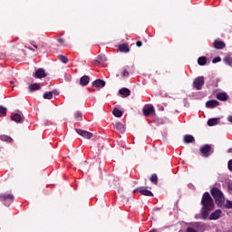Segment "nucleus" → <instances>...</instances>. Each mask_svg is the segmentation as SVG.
<instances>
[{"label":"nucleus","mask_w":232,"mask_h":232,"mask_svg":"<svg viewBox=\"0 0 232 232\" xmlns=\"http://www.w3.org/2000/svg\"><path fill=\"white\" fill-rule=\"evenodd\" d=\"M198 64L199 66H206L208 64V58L206 56H201L198 59Z\"/></svg>","instance_id":"21"},{"label":"nucleus","mask_w":232,"mask_h":232,"mask_svg":"<svg viewBox=\"0 0 232 232\" xmlns=\"http://www.w3.org/2000/svg\"><path fill=\"white\" fill-rule=\"evenodd\" d=\"M199 152L204 159H208L214 153L213 147L210 144H205L199 149Z\"/></svg>","instance_id":"2"},{"label":"nucleus","mask_w":232,"mask_h":232,"mask_svg":"<svg viewBox=\"0 0 232 232\" xmlns=\"http://www.w3.org/2000/svg\"><path fill=\"white\" fill-rule=\"evenodd\" d=\"M220 61H221L220 57H216V58H214V59L212 60V63L215 64V63H220Z\"/></svg>","instance_id":"35"},{"label":"nucleus","mask_w":232,"mask_h":232,"mask_svg":"<svg viewBox=\"0 0 232 232\" xmlns=\"http://www.w3.org/2000/svg\"><path fill=\"white\" fill-rule=\"evenodd\" d=\"M118 48L120 52H123L124 53H128V52H130V46L128 44H120Z\"/></svg>","instance_id":"20"},{"label":"nucleus","mask_w":232,"mask_h":232,"mask_svg":"<svg viewBox=\"0 0 232 232\" xmlns=\"http://www.w3.org/2000/svg\"><path fill=\"white\" fill-rule=\"evenodd\" d=\"M0 140H3L4 142H8L9 144H12V142H14V139L7 135L0 136Z\"/></svg>","instance_id":"23"},{"label":"nucleus","mask_w":232,"mask_h":232,"mask_svg":"<svg viewBox=\"0 0 232 232\" xmlns=\"http://www.w3.org/2000/svg\"><path fill=\"white\" fill-rule=\"evenodd\" d=\"M75 131H76V133H78V135H80L83 139H92V137H93V133H92L88 130L76 129Z\"/></svg>","instance_id":"6"},{"label":"nucleus","mask_w":232,"mask_h":232,"mask_svg":"<svg viewBox=\"0 0 232 232\" xmlns=\"http://www.w3.org/2000/svg\"><path fill=\"white\" fill-rule=\"evenodd\" d=\"M210 193L216 202H222V199L224 198V193H222V190L218 189V188H212Z\"/></svg>","instance_id":"3"},{"label":"nucleus","mask_w":232,"mask_h":232,"mask_svg":"<svg viewBox=\"0 0 232 232\" xmlns=\"http://www.w3.org/2000/svg\"><path fill=\"white\" fill-rule=\"evenodd\" d=\"M224 61H225V63H227V64H231V58H225Z\"/></svg>","instance_id":"38"},{"label":"nucleus","mask_w":232,"mask_h":232,"mask_svg":"<svg viewBox=\"0 0 232 232\" xmlns=\"http://www.w3.org/2000/svg\"><path fill=\"white\" fill-rule=\"evenodd\" d=\"M150 180V182H152V184H157V182H159V178L157 177V174H152Z\"/></svg>","instance_id":"30"},{"label":"nucleus","mask_w":232,"mask_h":232,"mask_svg":"<svg viewBox=\"0 0 232 232\" xmlns=\"http://www.w3.org/2000/svg\"><path fill=\"white\" fill-rule=\"evenodd\" d=\"M136 46H137L138 48H140V46H142V42L137 41V42H136Z\"/></svg>","instance_id":"37"},{"label":"nucleus","mask_w":232,"mask_h":232,"mask_svg":"<svg viewBox=\"0 0 232 232\" xmlns=\"http://www.w3.org/2000/svg\"><path fill=\"white\" fill-rule=\"evenodd\" d=\"M45 76H46V72H44V69H43V68L36 70V72H34V77L36 79H43Z\"/></svg>","instance_id":"11"},{"label":"nucleus","mask_w":232,"mask_h":232,"mask_svg":"<svg viewBox=\"0 0 232 232\" xmlns=\"http://www.w3.org/2000/svg\"><path fill=\"white\" fill-rule=\"evenodd\" d=\"M153 111H155L153 106H148L143 108V115H145V117H150V114L153 113Z\"/></svg>","instance_id":"16"},{"label":"nucleus","mask_w":232,"mask_h":232,"mask_svg":"<svg viewBox=\"0 0 232 232\" xmlns=\"http://www.w3.org/2000/svg\"><path fill=\"white\" fill-rule=\"evenodd\" d=\"M225 208H226L227 209H232V201L229 200V199H227V200L226 201Z\"/></svg>","instance_id":"32"},{"label":"nucleus","mask_w":232,"mask_h":232,"mask_svg":"<svg viewBox=\"0 0 232 232\" xmlns=\"http://www.w3.org/2000/svg\"><path fill=\"white\" fill-rule=\"evenodd\" d=\"M57 41L62 46H66V44H64V39L59 38Z\"/></svg>","instance_id":"33"},{"label":"nucleus","mask_w":232,"mask_h":232,"mask_svg":"<svg viewBox=\"0 0 232 232\" xmlns=\"http://www.w3.org/2000/svg\"><path fill=\"white\" fill-rule=\"evenodd\" d=\"M0 202H3L4 206L9 207L14 202V195L0 194Z\"/></svg>","instance_id":"4"},{"label":"nucleus","mask_w":232,"mask_h":232,"mask_svg":"<svg viewBox=\"0 0 232 232\" xmlns=\"http://www.w3.org/2000/svg\"><path fill=\"white\" fill-rule=\"evenodd\" d=\"M5 115H6V108L0 105V117H5Z\"/></svg>","instance_id":"31"},{"label":"nucleus","mask_w":232,"mask_h":232,"mask_svg":"<svg viewBox=\"0 0 232 232\" xmlns=\"http://www.w3.org/2000/svg\"><path fill=\"white\" fill-rule=\"evenodd\" d=\"M81 86H88L90 84V76L84 75L80 79Z\"/></svg>","instance_id":"17"},{"label":"nucleus","mask_w":232,"mask_h":232,"mask_svg":"<svg viewBox=\"0 0 232 232\" xmlns=\"http://www.w3.org/2000/svg\"><path fill=\"white\" fill-rule=\"evenodd\" d=\"M88 91H89V92H95V90L90 89V88H88Z\"/></svg>","instance_id":"42"},{"label":"nucleus","mask_w":232,"mask_h":232,"mask_svg":"<svg viewBox=\"0 0 232 232\" xmlns=\"http://www.w3.org/2000/svg\"><path fill=\"white\" fill-rule=\"evenodd\" d=\"M214 48L216 50H224V48H226V43H224L223 41L215 40Z\"/></svg>","instance_id":"9"},{"label":"nucleus","mask_w":232,"mask_h":232,"mask_svg":"<svg viewBox=\"0 0 232 232\" xmlns=\"http://www.w3.org/2000/svg\"><path fill=\"white\" fill-rule=\"evenodd\" d=\"M218 104H219L218 101L210 100L206 102V107L213 109V108H217V106H218Z\"/></svg>","instance_id":"15"},{"label":"nucleus","mask_w":232,"mask_h":232,"mask_svg":"<svg viewBox=\"0 0 232 232\" xmlns=\"http://www.w3.org/2000/svg\"><path fill=\"white\" fill-rule=\"evenodd\" d=\"M187 232H197L193 227H188Z\"/></svg>","instance_id":"39"},{"label":"nucleus","mask_w":232,"mask_h":232,"mask_svg":"<svg viewBox=\"0 0 232 232\" xmlns=\"http://www.w3.org/2000/svg\"><path fill=\"white\" fill-rule=\"evenodd\" d=\"M228 153H232V149H229V150H228Z\"/></svg>","instance_id":"44"},{"label":"nucleus","mask_w":232,"mask_h":232,"mask_svg":"<svg viewBox=\"0 0 232 232\" xmlns=\"http://www.w3.org/2000/svg\"><path fill=\"white\" fill-rule=\"evenodd\" d=\"M228 169L229 171H232V160L228 161Z\"/></svg>","instance_id":"36"},{"label":"nucleus","mask_w":232,"mask_h":232,"mask_svg":"<svg viewBox=\"0 0 232 232\" xmlns=\"http://www.w3.org/2000/svg\"><path fill=\"white\" fill-rule=\"evenodd\" d=\"M120 95H121L122 97H130V95H131V91H130V89L128 88H121L119 91Z\"/></svg>","instance_id":"18"},{"label":"nucleus","mask_w":232,"mask_h":232,"mask_svg":"<svg viewBox=\"0 0 232 232\" xmlns=\"http://www.w3.org/2000/svg\"><path fill=\"white\" fill-rule=\"evenodd\" d=\"M11 120L19 124H23V122H24V117L21 116L19 113L13 112L11 114Z\"/></svg>","instance_id":"7"},{"label":"nucleus","mask_w":232,"mask_h":232,"mask_svg":"<svg viewBox=\"0 0 232 232\" xmlns=\"http://www.w3.org/2000/svg\"><path fill=\"white\" fill-rule=\"evenodd\" d=\"M220 215H222V210L217 209L209 216V220H218Z\"/></svg>","instance_id":"12"},{"label":"nucleus","mask_w":232,"mask_h":232,"mask_svg":"<svg viewBox=\"0 0 232 232\" xmlns=\"http://www.w3.org/2000/svg\"><path fill=\"white\" fill-rule=\"evenodd\" d=\"M93 88H104L106 86V82L104 80L98 79L94 82H92Z\"/></svg>","instance_id":"10"},{"label":"nucleus","mask_w":232,"mask_h":232,"mask_svg":"<svg viewBox=\"0 0 232 232\" xmlns=\"http://www.w3.org/2000/svg\"><path fill=\"white\" fill-rule=\"evenodd\" d=\"M201 218L206 220L209 217V213L215 209V201L209 192H205L201 198Z\"/></svg>","instance_id":"1"},{"label":"nucleus","mask_w":232,"mask_h":232,"mask_svg":"<svg viewBox=\"0 0 232 232\" xmlns=\"http://www.w3.org/2000/svg\"><path fill=\"white\" fill-rule=\"evenodd\" d=\"M10 83H11V84H14V81H11Z\"/></svg>","instance_id":"45"},{"label":"nucleus","mask_w":232,"mask_h":232,"mask_svg":"<svg viewBox=\"0 0 232 232\" xmlns=\"http://www.w3.org/2000/svg\"><path fill=\"white\" fill-rule=\"evenodd\" d=\"M29 92H37L41 88V84L39 83H32L29 85Z\"/></svg>","instance_id":"24"},{"label":"nucleus","mask_w":232,"mask_h":232,"mask_svg":"<svg viewBox=\"0 0 232 232\" xmlns=\"http://www.w3.org/2000/svg\"><path fill=\"white\" fill-rule=\"evenodd\" d=\"M44 99L51 100L53 98V92H44L43 95Z\"/></svg>","instance_id":"27"},{"label":"nucleus","mask_w":232,"mask_h":232,"mask_svg":"<svg viewBox=\"0 0 232 232\" xmlns=\"http://www.w3.org/2000/svg\"><path fill=\"white\" fill-rule=\"evenodd\" d=\"M220 119L218 118H211L208 121V126H217L218 124Z\"/></svg>","instance_id":"22"},{"label":"nucleus","mask_w":232,"mask_h":232,"mask_svg":"<svg viewBox=\"0 0 232 232\" xmlns=\"http://www.w3.org/2000/svg\"><path fill=\"white\" fill-rule=\"evenodd\" d=\"M217 99L218 101L226 102L229 99V95H227L226 92H219L217 94Z\"/></svg>","instance_id":"19"},{"label":"nucleus","mask_w":232,"mask_h":232,"mask_svg":"<svg viewBox=\"0 0 232 232\" xmlns=\"http://www.w3.org/2000/svg\"><path fill=\"white\" fill-rule=\"evenodd\" d=\"M139 193H140V195H144L145 197H153V192H151V190H148V187L140 188Z\"/></svg>","instance_id":"8"},{"label":"nucleus","mask_w":232,"mask_h":232,"mask_svg":"<svg viewBox=\"0 0 232 232\" xmlns=\"http://www.w3.org/2000/svg\"><path fill=\"white\" fill-rule=\"evenodd\" d=\"M58 59H59L62 63H63V64L68 63V57H66V56H64V55H63V54L58 55Z\"/></svg>","instance_id":"28"},{"label":"nucleus","mask_w":232,"mask_h":232,"mask_svg":"<svg viewBox=\"0 0 232 232\" xmlns=\"http://www.w3.org/2000/svg\"><path fill=\"white\" fill-rule=\"evenodd\" d=\"M228 121L232 123V116L228 117Z\"/></svg>","instance_id":"41"},{"label":"nucleus","mask_w":232,"mask_h":232,"mask_svg":"<svg viewBox=\"0 0 232 232\" xmlns=\"http://www.w3.org/2000/svg\"><path fill=\"white\" fill-rule=\"evenodd\" d=\"M227 189H229L230 191H232V184H229V185L227 186Z\"/></svg>","instance_id":"40"},{"label":"nucleus","mask_w":232,"mask_h":232,"mask_svg":"<svg viewBox=\"0 0 232 232\" xmlns=\"http://www.w3.org/2000/svg\"><path fill=\"white\" fill-rule=\"evenodd\" d=\"M183 142H185V144H191V142H195V137L191 134L184 135Z\"/></svg>","instance_id":"14"},{"label":"nucleus","mask_w":232,"mask_h":232,"mask_svg":"<svg viewBox=\"0 0 232 232\" xmlns=\"http://www.w3.org/2000/svg\"><path fill=\"white\" fill-rule=\"evenodd\" d=\"M32 44H33L34 48H37L36 44H34V43Z\"/></svg>","instance_id":"43"},{"label":"nucleus","mask_w":232,"mask_h":232,"mask_svg":"<svg viewBox=\"0 0 232 232\" xmlns=\"http://www.w3.org/2000/svg\"><path fill=\"white\" fill-rule=\"evenodd\" d=\"M107 61H108V59H106V56L99 55L96 58L95 63L97 64H101V63H106Z\"/></svg>","instance_id":"25"},{"label":"nucleus","mask_w":232,"mask_h":232,"mask_svg":"<svg viewBox=\"0 0 232 232\" xmlns=\"http://www.w3.org/2000/svg\"><path fill=\"white\" fill-rule=\"evenodd\" d=\"M114 128H116V130L120 131V133H124V131H126V127L124 126V123L121 121L116 122Z\"/></svg>","instance_id":"13"},{"label":"nucleus","mask_w":232,"mask_h":232,"mask_svg":"<svg viewBox=\"0 0 232 232\" xmlns=\"http://www.w3.org/2000/svg\"><path fill=\"white\" fill-rule=\"evenodd\" d=\"M121 75L122 77H128L130 75V72H128L127 70H124L122 72H121Z\"/></svg>","instance_id":"34"},{"label":"nucleus","mask_w":232,"mask_h":232,"mask_svg":"<svg viewBox=\"0 0 232 232\" xmlns=\"http://www.w3.org/2000/svg\"><path fill=\"white\" fill-rule=\"evenodd\" d=\"M204 77L203 76H199L198 78H196L193 82V88L195 90H202V86H204Z\"/></svg>","instance_id":"5"},{"label":"nucleus","mask_w":232,"mask_h":232,"mask_svg":"<svg viewBox=\"0 0 232 232\" xmlns=\"http://www.w3.org/2000/svg\"><path fill=\"white\" fill-rule=\"evenodd\" d=\"M74 118H75V121H82V113L80 112V111L75 112L74 113Z\"/></svg>","instance_id":"29"},{"label":"nucleus","mask_w":232,"mask_h":232,"mask_svg":"<svg viewBox=\"0 0 232 232\" xmlns=\"http://www.w3.org/2000/svg\"><path fill=\"white\" fill-rule=\"evenodd\" d=\"M112 114L114 115V117H121L123 115L122 111L119 110L118 108H114L112 111Z\"/></svg>","instance_id":"26"}]
</instances>
